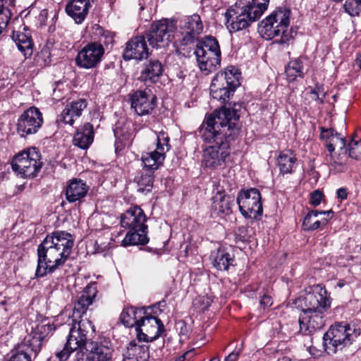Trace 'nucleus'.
<instances>
[{"instance_id": "f257e3e1", "label": "nucleus", "mask_w": 361, "mask_h": 361, "mask_svg": "<svg viewBox=\"0 0 361 361\" xmlns=\"http://www.w3.org/2000/svg\"><path fill=\"white\" fill-rule=\"evenodd\" d=\"M239 118L238 109L224 107L208 116L200 126V137L210 145L203 150L202 161L206 167L216 169L226 164L231 154V142L240 133L235 123Z\"/></svg>"}, {"instance_id": "f03ea898", "label": "nucleus", "mask_w": 361, "mask_h": 361, "mask_svg": "<svg viewBox=\"0 0 361 361\" xmlns=\"http://www.w3.org/2000/svg\"><path fill=\"white\" fill-rule=\"evenodd\" d=\"M74 240L72 235L62 231L48 235L37 248L36 276L42 277L47 272H54L69 257Z\"/></svg>"}, {"instance_id": "7ed1b4c3", "label": "nucleus", "mask_w": 361, "mask_h": 361, "mask_svg": "<svg viewBox=\"0 0 361 361\" xmlns=\"http://www.w3.org/2000/svg\"><path fill=\"white\" fill-rule=\"evenodd\" d=\"M302 313L299 317L300 331L311 334L325 325L324 312L331 305V300L322 284L314 285L310 291L299 298Z\"/></svg>"}, {"instance_id": "20e7f679", "label": "nucleus", "mask_w": 361, "mask_h": 361, "mask_svg": "<svg viewBox=\"0 0 361 361\" xmlns=\"http://www.w3.org/2000/svg\"><path fill=\"white\" fill-rule=\"evenodd\" d=\"M97 294L96 283H90L85 287L82 295L75 302L73 309V317L81 319H73V324L67 338L68 346L72 350L82 351L87 341V334L90 329L94 331L91 321L82 319V316L91 305Z\"/></svg>"}, {"instance_id": "39448f33", "label": "nucleus", "mask_w": 361, "mask_h": 361, "mask_svg": "<svg viewBox=\"0 0 361 361\" xmlns=\"http://www.w3.org/2000/svg\"><path fill=\"white\" fill-rule=\"evenodd\" d=\"M290 9L279 7L259 25L258 30L262 37L266 39L279 37L276 42L288 47L294 42L296 32L290 25Z\"/></svg>"}, {"instance_id": "423d86ee", "label": "nucleus", "mask_w": 361, "mask_h": 361, "mask_svg": "<svg viewBox=\"0 0 361 361\" xmlns=\"http://www.w3.org/2000/svg\"><path fill=\"white\" fill-rule=\"evenodd\" d=\"M269 0H252L251 3L240 1L231 6L225 13L226 26L230 32L248 27L267 10Z\"/></svg>"}, {"instance_id": "0eeeda50", "label": "nucleus", "mask_w": 361, "mask_h": 361, "mask_svg": "<svg viewBox=\"0 0 361 361\" xmlns=\"http://www.w3.org/2000/svg\"><path fill=\"white\" fill-rule=\"evenodd\" d=\"M198 66L207 75L221 65V51L218 41L213 37H206L199 42L194 51Z\"/></svg>"}, {"instance_id": "6e6552de", "label": "nucleus", "mask_w": 361, "mask_h": 361, "mask_svg": "<svg viewBox=\"0 0 361 361\" xmlns=\"http://www.w3.org/2000/svg\"><path fill=\"white\" fill-rule=\"evenodd\" d=\"M359 335V330L345 322L331 325L323 336L325 350L329 354L335 353L351 344Z\"/></svg>"}, {"instance_id": "1a4fd4ad", "label": "nucleus", "mask_w": 361, "mask_h": 361, "mask_svg": "<svg viewBox=\"0 0 361 361\" xmlns=\"http://www.w3.org/2000/svg\"><path fill=\"white\" fill-rule=\"evenodd\" d=\"M240 73L235 67H228L224 71L219 72L214 78L210 86V94L222 104L230 98L240 85Z\"/></svg>"}, {"instance_id": "9d476101", "label": "nucleus", "mask_w": 361, "mask_h": 361, "mask_svg": "<svg viewBox=\"0 0 361 361\" xmlns=\"http://www.w3.org/2000/svg\"><path fill=\"white\" fill-rule=\"evenodd\" d=\"M41 156L36 148H29L17 154L13 159V171L23 178H34L42 168Z\"/></svg>"}, {"instance_id": "9b49d317", "label": "nucleus", "mask_w": 361, "mask_h": 361, "mask_svg": "<svg viewBox=\"0 0 361 361\" xmlns=\"http://www.w3.org/2000/svg\"><path fill=\"white\" fill-rule=\"evenodd\" d=\"M176 30V23L169 19L154 22L146 34L147 41L152 47L160 49L167 47L171 42Z\"/></svg>"}, {"instance_id": "f8f14e48", "label": "nucleus", "mask_w": 361, "mask_h": 361, "mask_svg": "<svg viewBox=\"0 0 361 361\" xmlns=\"http://www.w3.org/2000/svg\"><path fill=\"white\" fill-rule=\"evenodd\" d=\"M237 204L240 213L247 219H255L262 214L261 195L256 188L242 190L237 197Z\"/></svg>"}, {"instance_id": "ddd939ff", "label": "nucleus", "mask_w": 361, "mask_h": 361, "mask_svg": "<svg viewBox=\"0 0 361 361\" xmlns=\"http://www.w3.org/2000/svg\"><path fill=\"white\" fill-rule=\"evenodd\" d=\"M170 138L164 131L159 132L157 135L156 149L150 152L143 153L142 161L145 168L149 171L157 170L163 164L165 154L171 149Z\"/></svg>"}, {"instance_id": "4468645a", "label": "nucleus", "mask_w": 361, "mask_h": 361, "mask_svg": "<svg viewBox=\"0 0 361 361\" xmlns=\"http://www.w3.org/2000/svg\"><path fill=\"white\" fill-rule=\"evenodd\" d=\"M87 351V355L82 351H77L73 361H111L114 350L110 341L104 340L91 342Z\"/></svg>"}, {"instance_id": "2eb2a0df", "label": "nucleus", "mask_w": 361, "mask_h": 361, "mask_svg": "<svg viewBox=\"0 0 361 361\" xmlns=\"http://www.w3.org/2000/svg\"><path fill=\"white\" fill-rule=\"evenodd\" d=\"M136 332L140 341L152 342L163 336L165 327L159 319L145 313L137 326Z\"/></svg>"}, {"instance_id": "dca6fc26", "label": "nucleus", "mask_w": 361, "mask_h": 361, "mask_svg": "<svg viewBox=\"0 0 361 361\" xmlns=\"http://www.w3.org/2000/svg\"><path fill=\"white\" fill-rule=\"evenodd\" d=\"M43 123L42 114L36 107L25 110L18 118L16 129L20 137H26L36 133Z\"/></svg>"}, {"instance_id": "f3484780", "label": "nucleus", "mask_w": 361, "mask_h": 361, "mask_svg": "<svg viewBox=\"0 0 361 361\" xmlns=\"http://www.w3.org/2000/svg\"><path fill=\"white\" fill-rule=\"evenodd\" d=\"M104 54V48L102 44L90 42L78 53L75 63L82 68H94L102 61Z\"/></svg>"}, {"instance_id": "a211bd4d", "label": "nucleus", "mask_w": 361, "mask_h": 361, "mask_svg": "<svg viewBox=\"0 0 361 361\" xmlns=\"http://www.w3.org/2000/svg\"><path fill=\"white\" fill-rule=\"evenodd\" d=\"M182 38L180 39V48L195 42V39L203 30V24L198 14L185 17L181 22Z\"/></svg>"}, {"instance_id": "6ab92c4d", "label": "nucleus", "mask_w": 361, "mask_h": 361, "mask_svg": "<svg viewBox=\"0 0 361 361\" xmlns=\"http://www.w3.org/2000/svg\"><path fill=\"white\" fill-rule=\"evenodd\" d=\"M131 107L139 116L150 114L157 106V97L149 91H136L130 97Z\"/></svg>"}, {"instance_id": "aec40b11", "label": "nucleus", "mask_w": 361, "mask_h": 361, "mask_svg": "<svg viewBox=\"0 0 361 361\" xmlns=\"http://www.w3.org/2000/svg\"><path fill=\"white\" fill-rule=\"evenodd\" d=\"M146 216L143 210L137 207H131L121 216V224L130 230L147 229Z\"/></svg>"}, {"instance_id": "412c9836", "label": "nucleus", "mask_w": 361, "mask_h": 361, "mask_svg": "<svg viewBox=\"0 0 361 361\" xmlns=\"http://www.w3.org/2000/svg\"><path fill=\"white\" fill-rule=\"evenodd\" d=\"M147 56L148 49L144 36L135 37L126 44V49L123 53L125 60H142Z\"/></svg>"}, {"instance_id": "4be33fe9", "label": "nucleus", "mask_w": 361, "mask_h": 361, "mask_svg": "<svg viewBox=\"0 0 361 361\" xmlns=\"http://www.w3.org/2000/svg\"><path fill=\"white\" fill-rule=\"evenodd\" d=\"M320 138L325 142V145L329 152L332 151H341L347 149L345 147V139L340 133L333 128H319Z\"/></svg>"}, {"instance_id": "5701e85b", "label": "nucleus", "mask_w": 361, "mask_h": 361, "mask_svg": "<svg viewBox=\"0 0 361 361\" xmlns=\"http://www.w3.org/2000/svg\"><path fill=\"white\" fill-rule=\"evenodd\" d=\"M87 102L80 99L66 105L60 115V121L65 124L73 126L75 121L80 117L82 111L87 107Z\"/></svg>"}, {"instance_id": "b1692460", "label": "nucleus", "mask_w": 361, "mask_h": 361, "mask_svg": "<svg viewBox=\"0 0 361 361\" xmlns=\"http://www.w3.org/2000/svg\"><path fill=\"white\" fill-rule=\"evenodd\" d=\"M90 7V0H71L66 6V12L76 23L80 24L85 19Z\"/></svg>"}, {"instance_id": "393cba45", "label": "nucleus", "mask_w": 361, "mask_h": 361, "mask_svg": "<svg viewBox=\"0 0 361 361\" xmlns=\"http://www.w3.org/2000/svg\"><path fill=\"white\" fill-rule=\"evenodd\" d=\"M89 190V186L86 182L74 178L66 186V197L69 202H75L83 199Z\"/></svg>"}, {"instance_id": "a878e982", "label": "nucleus", "mask_w": 361, "mask_h": 361, "mask_svg": "<svg viewBox=\"0 0 361 361\" xmlns=\"http://www.w3.org/2000/svg\"><path fill=\"white\" fill-rule=\"evenodd\" d=\"M150 346L138 345L135 341H130L123 353V361H146L149 357Z\"/></svg>"}, {"instance_id": "bb28decb", "label": "nucleus", "mask_w": 361, "mask_h": 361, "mask_svg": "<svg viewBox=\"0 0 361 361\" xmlns=\"http://www.w3.org/2000/svg\"><path fill=\"white\" fill-rule=\"evenodd\" d=\"M94 127L90 123H86L80 127L73 137L74 145L80 149H86L90 147L94 140Z\"/></svg>"}, {"instance_id": "cd10ccee", "label": "nucleus", "mask_w": 361, "mask_h": 361, "mask_svg": "<svg viewBox=\"0 0 361 361\" xmlns=\"http://www.w3.org/2000/svg\"><path fill=\"white\" fill-rule=\"evenodd\" d=\"M164 71V66L157 59L148 61L141 71L140 78L142 81L156 82Z\"/></svg>"}, {"instance_id": "c85d7f7f", "label": "nucleus", "mask_w": 361, "mask_h": 361, "mask_svg": "<svg viewBox=\"0 0 361 361\" xmlns=\"http://www.w3.org/2000/svg\"><path fill=\"white\" fill-rule=\"evenodd\" d=\"M146 312L143 308H136L134 307H125L121 314V321L126 327H135L141 322L142 317H145Z\"/></svg>"}, {"instance_id": "c756f323", "label": "nucleus", "mask_w": 361, "mask_h": 361, "mask_svg": "<svg viewBox=\"0 0 361 361\" xmlns=\"http://www.w3.org/2000/svg\"><path fill=\"white\" fill-rule=\"evenodd\" d=\"M43 339L37 334H35L33 331H30L26 336H25L21 344L19 345L18 348L23 352H28L35 357L42 348V342Z\"/></svg>"}, {"instance_id": "7c9ffc66", "label": "nucleus", "mask_w": 361, "mask_h": 361, "mask_svg": "<svg viewBox=\"0 0 361 361\" xmlns=\"http://www.w3.org/2000/svg\"><path fill=\"white\" fill-rule=\"evenodd\" d=\"M212 264L218 270H227L230 266L233 265V255L229 253L226 248L220 247L211 255Z\"/></svg>"}, {"instance_id": "2f4dec72", "label": "nucleus", "mask_w": 361, "mask_h": 361, "mask_svg": "<svg viewBox=\"0 0 361 361\" xmlns=\"http://www.w3.org/2000/svg\"><path fill=\"white\" fill-rule=\"evenodd\" d=\"M212 208L218 214L228 215L231 213V207L234 204V198L218 192L212 197Z\"/></svg>"}, {"instance_id": "473e14b6", "label": "nucleus", "mask_w": 361, "mask_h": 361, "mask_svg": "<svg viewBox=\"0 0 361 361\" xmlns=\"http://www.w3.org/2000/svg\"><path fill=\"white\" fill-rule=\"evenodd\" d=\"M348 159L347 149L341 151H332L326 158L330 171L341 173L345 171Z\"/></svg>"}, {"instance_id": "72a5a7b5", "label": "nucleus", "mask_w": 361, "mask_h": 361, "mask_svg": "<svg viewBox=\"0 0 361 361\" xmlns=\"http://www.w3.org/2000/svg\"><path fill=\"white\" fill-rule=\"evenodd\" d=\"M297 157L290 151L280 153L277 158V164L282 174L292 173L296 167Z\"/></svg>"}, {"instance_id": "f704fd0d", "label": "nucleus", "mask_w": 361, "mask_h": 361, "mask_svg": "<svg viewBox=\"0 0 361 361\" xmlns=\"http://www.w3.org/2000/svg\"><path fill=\"white\" fill-rule=\"evenodd\" d=\"M12 38L19 51L25 58L30 57L32 54V43L30 35L17 31L13 32Z\"/></svg>"}, {"instance_id": "c9c22d12", "label": "nucleus", "mask_w": 361, "mask_h": 361, "mask_svg": "<svg viewBox=\"0 0 361 361\" xmlns=\"http://www.w3.org/2000/svg\"><path fill=\"white\" fill-rule=\"evenodd\" d=\"M147 229L130 230L121 242V245L127 247L134 245H145L148 243Z\"/></svg>"}, {"instance_id": "e433bc0d", "label": "nucleus", "mask_w": 361, "mask_h": 361, "mask_svg": "<svg viewBox=\"0 0 361 361\" xmlns=\"http://www.w3.org/2000/svg\"><path fill=\"white\" fill-rule=\"evenodd\" d=\"M326 214L329 215L332 214L331 211L327 212H319L317 210H312L305 217L302 223V227L306 231H314L317 229L321 224L326 225V219H324L322 221H319L317 217L319 214Z\"/></svg>"}, {"instance_id": "4c0bfd02", "label": "nucleus", "mask_w": 361, "mask_h": 361, "mask_svg": "<svg viewBox=\"0 0 361 361\" xmlns=\"http://www.w3.org/2000/svg\"><path fill=\"white\" fill-rule=\"evenodd\" d=\"M286 74L289 81H294L298 77L303 78L305 75L303 59L298 58L290 61L286 67Z\"/></svg>"}, {"instance_id": "58836bf2", "label": "nucleus", "mask_w": 361, "mask_h": 361, "mask_svg": "<svg viewBox=\"0 0 361 361\" xmlns=\"http://www.w3.org/2000/svg\"><path fill=\"white\" fill-rule=\"evenodd\" d=\"M54 329L53 324L47 319L33 325L31 330L40 336L43 340Z\"/></svg>"}, {"instance_id": "ea45409f", "label": "nucleus", "mask_w": 361, "mask_h": 361, "mask_svg": "<svg viewBox=\"0 0 361 361\" xmlns=\"http://www.w3.org/2000/svg\"><path fill=\"white\" fill-rule=\"evenodd\" d=\"M139 192H149L153 187V176L151 173L142 174L137 180Z\"/></svg>"}, {"instance_id": "a19ab883", "label": "nucleus", "mask_w": 361, "mask_h": 361, "mask_svg": "<svg viewBox=\"0 0 361 361\" xmlns=\"http://www.w3.org/2000/svg\"><path fill=\"white\" fill-rule=\"evenodd\" d=\"M343 8L350 16H359L361 14V0H345Z\"/></svg>"}, {"instance_id": "79ce46f5", "label": "nucleus", "mask_w": 361, "mask_h": 361, "mask_svg": "<svg viewBox=\"0 0 361 361\" xmlns=\"http://www.w3.org/2000/svg\"><path fill=\"white\" fill-rule=\"evenodd\" d=\"M346 149L348 157L355 159L361 158V137L358 140H355V137H353Z\"/></svg>"}, {"instance_id": "37998d69", "label": "nucleus", "mask_w": 361, "mask_h": 361, "mask_svg": "<svg viewBox=\"0 0 361 361\" xmlns=\"http://www.w3.org/2000/svg\"><path fill=\"white\" fill-rule=\"evenodd\" d=\"M3 361H32L31 355L28 352L21 351L18 348L17 353H12L4 357Z\"/></svg>"}, {"instance_id": "c03bdc74", "label": "nucleus", "mask_w": 361, "mask_h": 361, "mask_svg": "<svg viewBox=\"0 0 361 361\" xmlns=\"http://www.w3.org/2000/svg\"><path fill=\"white\" fill-rule=\"evenodd\" d=\"M14 0H0V18L6 16L10 20L12 16L11 7L13 6Z\"/></svg>"}, {"instance_id": "a18cd8bd", "label": "nucleus", "mask_w": 361, "mask_h": 361, "mask_svg": "<svg viewBox=\"0 0 361 361\" xmlns=\"http://www.w3.org/2000/svg\"><path fill=\"white\" fill-rule=\"evenodd\" d=\"M311 98L315 101L317 104H321L324 103V99L326 93L319 87H316L314 90L310 92Z\"/></svg>"}, {"instance_id": "49530a36", "label": "nucleus", "mask_w": 361, "mask_h": 361, "mask_svg": "<svg viewBox=\"0 0 361 361\" xmlns=\"http://www.w3.org/2000/svg\"><path fill=\"white\" fill-rule=\"evenodd\" d=\"M76 351V350H72L70 347L68 346V342L66 341L62 350L56 351L55 355L56 358L59 361H65L66 360L71 353Z\"/></svg>"}, {"instance_id": "de8ad7c7", "label": "nucleus", "mask_w": 361, "mask_h": 361, "mask_svg": "<svg viewBox=\"0 0 361 361\" xmlns=\"http://www.w3.org/2000/svg\"><path fill=\"white\" fill-rule=\"evenodd\" d=\"M177 329L179 330V334L183 339L186 338L190 332V328L183 321H180L176 324Z\"/></svg>"}, {"instance_id": "09e8293b", "label": "nucleus", "mask_w": 361, "mask_h": 361, "mask_svg": "<svg viewBox=\"0 0 361 361\" xmlns=\"http://www.w3.org/2000/svg\"><path fill=\"white\" fill-rule=\"evenodd\" d=\"M95 252L97 253H102L111 247L110 243H104L102 239H98L95 243Z\"/></svg>"}, {"instance_id": "8fccbe9b", "label": "nucleus", "mask_w": 361, "mask_h": 361, "mask_svg": "<svg viewBox=\"0 0 361 361\" xmlns=\"http://www.w3.org/2000/svg\"><path fill=\"white\" fill-rule=\"evenodd\" d=\"M322 199V193L319 190H315L311 194L310 203L314 206L319 205Z\"/></svg>"}, {"instance_id": "3c124183", "label": "nucleus", "mask_w": 361, "mask_h": 361, "mask_svg": "<svg viewBox=\"0 0 361 361\" xmlns=\"http://www.w3.org/2000/svg\"><path fill=\"white\" fill-rule=\"evenodd\" d=\"M242 353L241 348L235 349L224 359V361H237Z\"/></svg>"}, {"instance_id": "603ef678", "label": "nucleus", "mask_w": 361, "mask_h": 361, "mask_svg": "<svg viewBox=\"0 0 361 361\" xmlns=\"http://www.w3.org/2000/svg\"><path fill=\"white\" fill-rule=\"evenodd\" d=\"M272 303L273 300L270 295L264 294L262 296H261L260 304L264 307H270L272 305Z\"/></svg>"}, {"instance_id": "864d4df0", "label": "nucleus", "mask_w": 361, "mask_h": 361, "mask_svg": "<svg viewBox=\"0 0 361 361\" xmlns=\"http://www.w3.org/2000/svg\"><path fill=\"white\" fill-rule=\"evenodd\" d=\"M102 37L104 38V44H111L114 41L113 35L109 31H104Z\"/></svg>"}, {"instance_id": "5fc2aeb1", "label": "nucleus", "mask_w": 361, "mask_h": 361, "mask_svg": "<svg viewBox=\"0 0 361 361\" xmlns=\"http://www.w3.org/2000/svg\"><path fill=\"white\" fill-rule=\"evenodd\" d=\"M10 20L6 18V16H1L0 18V34L3 32V30L7 27L8 22Z\"/></svg>"}, {"instance_id": "6e6d98bb", "label": "nucleus", "mask_w": 361, "mask_h": 361, "mask_svg": "<svg viewBox=\"0 0 361 361\" xmlns=\"http://www.w3.org/2000/svg\"><path fill=\"white\" fill-rule=\"evenodd\" d=\"M336 193L338 197L341 200H345L348 197V192L345 188H341L338 189Z\"/></svg>"}, {"instance_id": "4d7b16f0", "label": "nucleus", "mask_w": 361, "mask_h": 361, "mask_svg": "<svg viewBox=\"0 0 361 361\" xmlns=\"http://www.w3.org/2000/svg\"><path fill=\"white\" fill-rule=\"evenodd\" d=\"M192 354L193 352L192 350L188 351L183 354L182 355L179 356L178 357H177L175 361H185V359L188 358L190 355H192Z\"/></svg>"}, {"instance_id": "13d9d810", "label": "nucleus", "mask_w": 361, "mask_h": 361, "mask_svg": "<svg viewBox=\"0 0 361 361\" xmlns=\"http://www.w3.org/2000/svg\"><path fill=\"white\" fill-rule=\"evenodd\" d=\"M114 135L117 138H119L123 135L121 130H120L117 126L114 128Z\"/></svg>"}, {"instance_id": "bf43d9fd", "label": "nucleus", "mask_w": 361, "mask_h": 361, "mask_svg": "<svg viewBox=\"0 0 361 361\" xmlns=\"http://www.w3.org/2000/svg\"><path fill=\"white\" fill-rule=\"evenodd\" d=\"M356 63L361 68V54L357 55L356 58Z\"/></svg>"}, {"instance_id": "052dcab7", "label": "nucleus", "mask_w": 361, "mask_h": 361, "mask_svg": "<svg viewBox=\"0 0 361 361\" xmlns=\"http://www.w3.org/2000/svg\"><path fill=\"white\" fill-rule=\"evenodd\" d=\"M107 2L111 6L116 2V0H107Z\"/></svg>"}, {"instance_id": "680f3d73", "label": "nucleus", "mask_w": 361, "mask_h": 361, "mask_svg": "<svg viewBox=\"0 0 361 361\" xmlns=\"http://www.w3.org/2000/svg\"><path fill=\"white\" fill-rule=\"evenodd\" d=\"M209 361H220L219 357H213Z\"/></svg>"}, {"instance_id": "e2e57ef3", "label": "nucleus", "mask_w": 361, "mask_h": 361, "mask_svg": "<svg viewBox=\"0 0 361 361\" xmlns=\"http://www.w3.org/2000/svg\"><path fill=\"white\" fill-rule=\"evenodd\" d=\"M164 341H163L161 343V345H160V348H159V350L161 351V348H164Z\"/></svg>"}, {"instance_id": "0e129e2a", "label": "nucleus", "mask_w": 361, "mask_h": 361, "mask_svg": "<svg viewBox=\"0 0 361 361\" xmlns=\"http://www.w3.org/2000/svg\"><path fill=\"white\" fill-rule=\"evenodd\" d=\"M241 230L244 231V230H245V228L244 227H242V228H239V231H241Z\"/></svg>"}, {"instance_id": "69168bd1", "label": "nucleus", "mask_w": 361, "mask_h": 361, "mask_svg": "<svg viewBox=\"0 0 361 361\" xmlns=\"http://www.w3.org/2000/svg\"><path fill=\"white\" fill-rule=\"evenodd\" d=\"M54 94H56V90L55 89L54 90Z\"/></svg>"}]
</instances>
